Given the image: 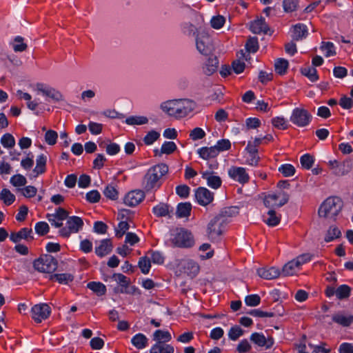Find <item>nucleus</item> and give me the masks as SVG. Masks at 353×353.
Returning a JSON list of instances; mask_svg holds the SVG:
<instances>
[{
	"mask_svg": "<svg viewBox=\"0 0 353 353\" xmlns=\"http://www.w3.org/2000/svg\"><path fill=\"white\" fill-rule=\"evenodd\" d=\"M160 107L169 116L179 119L190 113L195 108V103L188 99H173L163 102Z\"/></svg>",
	"mask_w": 353,
	"mask_h": 353,
	"instance_id": "1",
	"label": "nucleus"
},
{
	"mask_svg": "<svg viewBox=\"0 0 353 353\" xmlns=\"http://www.w3.org/2000/svg\"><path fill=\"white\" fill-rule=\"evenodd\" d=\"M168 172V166L159 163L150 168L142 180V187L146 191L159 189L162 184V178Z\"/></svg>",
	"mask_w": 353,
	"mask_h": 353,
	"instance_id": "2",
	"label": "nucleus"
},
{
	"mask_svg": "<svg viewBox=\"0 0 353 353\" xmlns=\"http://www.w3.org/2000/svg\"><path fill=\"white\" fill-rule=\"evenodd\" d=\"M343 208V201L338 196L328 197L321 205L319 209V215L321 217L334 219Z\"/></svg>",
	"mask_w": 353,
	"mask_h": 353,
	"instance_id": "3",
	"label": "nucleus"
},
{
	"mask_svg": "<svg viewBox=\"0 0 353 353\" xmlns=\"http://www.w3.org/2000/svg\"><path fill=\"white\" fill-rule=\"evenodd\" d=\"M170 243L174 247L191 248L194 245L192 234L184 228H176L171 232Z\"/></svg>",
	"mask_w": 353,
	"mask_h": 353,
	"instance_id": "4",
	"label": "nucleus"
},
{
	"mask_svg": "<svg viewBox=\"0 0 353 353\" xmlns=\"http://www.w3.org/2000/svg\"><path fill=\"white\" fill-rule=\"evenodd\" d=\"M33 265L37 270L41 272L50 274L57 269L58 262L52 255L43 254L34 261Z\"/></svg>",
	"mask_w": 353,
	"mask_h": 353,
	"instance_id": "5",
	"label": "nucleus"
},
{
	"mask_svg": "<svg viewBox=\"0 0 353 353\" xmlns=\"http://www.w3.org/2000/svg\"><path fill=\"white\" fill-rule=\"evenodd\" d=\"M66 220V227L61 228L59 231V235L63 237L68 238L71 234L77 233L83 226V221L79 216H68Z\"/></svg>",
	"mask_w": 353,
	"mask_h": 353,
	"instance_id": "6",
	"label": "nucleus"
},
{
	"mask_svg": "<svg viewBox=\"0 0 353 353\" xmlns=\"http://www.w3.org/2000/svg\"><path fill=\"white\" fill-rule=\"evenodd\" d=\"M312 117L311 114L307 110L296 108L292 111L290 121L299 127H305L309 125Z\"/></svg>",
	"mask_w": 353,
	"mask_h": 353,
	"instance_id": "7",
	"label": "nucleus"
},
{
	"mask_svg": "<svg viewBox=\"0 0 353 353\" xmlns=\"http://www.w3.org/2000/svg\"><path fill=\"white\" fill-rule=\"evenodd\" d=\"M289 195L285 192L269 194L263 199L264 205L269 208H280L288 203Z\"/></svg>",
	"mask_w": 353,
	"mask_h": 353,
	"instance_id": "8",
	"label": "nucleus"
},
{
	"mask_svg": "<svg viewBox=\"0 0 353 353\" xmlns=\"http://www.w3.org/2000/svg\"><path fill=\"white\" fill-rule=\"evenodd\" d=\"M224 222V217L221 215L216 216L210 221L208 226V234L211 240H215L222 234Z\"/></svg>",
	"mask_w": 353,
	"mask_h": 353,
	"instance_id": "9",
	"label": "nucleus"
},
{
	"mask_svg": "<svg viewBox=\"0 0 353 353\" xmlns=\"http://www.w3.org/2000/svg\"><path fill=\"white\" fill-rule=\"evenodd\" d=\"M51 313L50 306L46 303H39L34 305L31 309V316L37 323L47 319Z\"/></svg>",
	"mask_w": 353,
	"mask_h": 353,
	"instance_id": "10",
	"label": "nucleus"
},
{
	"mask_svg": "<svg viewBox=\"0 0 353 353\" xmlns=\"http://www.w3.org/2000/svg\"><path fill=\"white\" fill-rule=\"evenodd\" d=\"M68 217V212L63 208L56 209L54 214H47L46 219L55 228H62L63 221Z\"/></svg>",
	"mask_w": 353,
	"mask_h": 353,
	"instance_id": "11",
	"label": "nucleus"
},
{
	"mask_svg": "<svg viewBox=\"0 0 353 353\" xmlns=\"http://www.w3.org/2000/svg\"><path fill=\"white\" fill-rule=\"evenodd\" d=\"M36 90L38 93H41L46 97L51 99L53 101L57 102L63 100V95L59 91L43 83H37L36 85Z\"/></svg>",
	"mask_w": 353,
	"mask_h": 353,
	"instance_id": "12",
	"label": "nucleus"
},
{
	"mask_svg": "<svg viewBox=\"0 0 353 353\" xmlns=\"http://www.w3.org/2000/svg\"><path fill=\"white\" fill-rule=\"evenodd\" d=\"M228 174L231 179L244 185L249 182L250 176L245 168L242 167L232 166L228 170Z\"/></svg>",
	"mask_w": 353,
	"mask_h": 353,
	"instance_id": "13",
	"label": "nucleus"
},
{
	"mask_svg": "<svg viewBox=\"0 0 353 353\" xmlns=\"http://www.w3.org/2000/svg\"><path fill=\"white\" fill-rule=\"evenodd\" d=\"M195 198L199 205L206 206L214 200V193L205 188L199 187L195 191Z\"/></svg>",
	"mask_w": 353,
	"mask_h": 353,
	"instance_id": "14",
	"label": "nucleus"
},
{
	"mask_svg": "<svg viewBox=\"0 0 353 353\" xmlns=\"http://www.w3.org/2000/svg\"><path fill=\"white\" fill-rule=\"evenodd\" d=\"M250 341L259 347H265L266 350L270 349L274 344L272 336L266 338L263 334L254 332L250 336Z\"/></svg>",
	"mask_w": 353,
	"mask_h": 353,
	"instance_id": "15",
	"label": "nucleus"
},
{
	"mask_svg": "<svg viewBox=\"0 0 353 353\" xmlns=\"http://www.w3.org/2000/svg\"><path fill=\"white\" fill-rule=\"evenodd\" d=\"M145 198V193L142 190H133L129 192L124 197V203L130 207L139 205Z\"/></svg>",
	"mask_w": 353,
	"mask_h": 353,
	"instance_id": "16",
	"label": "nucleus"
},
{
	"mask_svg": "<svg viewBox=\"0 0 353 353\" xmlns=\"http://www.w3.org/2000/svg\"><path fill=\"white\" fill-rule=\"evenodd\" d=\"M196 46L198 51L203 55H208L212 51L211 41L209 37L204 36L197 38Z\"/></svg>",
	"mask_w": 353,
	"mask_h": 353,
	"instance_id": "17",
	"label": "nucleus"
},
{
	"mask_svg": "<svg viewBox=\"0 0 353 353\" xmlns=\"http://www.w3.org/2000/svg\"><path fill=\"white\" fill-rule=\"evenodd\" d=\"M257 274L260 277L268 280L276 279L281 274L279 269L276 267L259 268Z\"/></svg>",
	"mask_w": 353,
	"mask_h": 353,
	"instance_id": "18",
	"label": "nucleus"
},
{
	"mask_svg": "<svg viewBox=\"0 0 353 353\" xmlns=\"http://www.w3.org/2000/svg\"><path fill=\"white\" fill-rule=\"evenodd\" d=\"M32 232V230L31 228H23L17 232H11L10 239L14 243H18L21 239L27 241L32 240L33 236H31Z\"/></svg>",
	"mask_w": 353,
	"mask_h": 353,
	"instance_id": "19",
	"label": "nucleus"
},
{
	"mask_svg": "<svg viewBox=\"0 0 353 353\" xmlns=\"http://www.w3.org/2000/svg\"><path fill=\"white\" fill-rule=\"evenodd\" d=\"M332 321L343 326L349 327L353 323V315H345L341 312L335 313L332 316Z\"/></svg>",
	"mask_w": 353,
	"mask_h": 353,
	"instance_id": "20",
	"label": "nucleus"
},
{
	"mask_svg": "<svg viewBox=\"0 0 353 353\" xmlns=\"http://www.w3.org/2000/svg\"><path fill=\"white\" fill-rule=\"evenodd\" d=\"M202 178L207 181L208 185L213 189L221 187L222 181L219 176H215L212 172H204L201 173Z\"/></svg>",
	"mask_w": 353,
	"mask_h": 353,
	"instance_id": "21",
	"label": "nucleus"
},
{
	"mask_svg": "<svg viewBox=\"0 0 353 353\" xmlns=\"http://www.w3.org/2000/svg\"><path fill=\"white\" fill-rule=\"evenodd\" d=\"M250 30L254 34H260L261 32L267 34L269 30V28L265 23V19L261 17V19L255 20L251 23Z\"/></svg>",
	"mask_w": 353,
	"mask_h": 353,
	"instance_id": "22",
	"label": "nucleus"
},
{
	"mask_svg": "<svg viewBox=\"0 0 353 353\" xmlns=\"http://www.w3.org/2000/svg\"><path fill=\"white\" fill-rule=\"evenodd\" d=\"M112 250V244L110 239H106L101 241L100 245L95 248V253L99 257L108 254Z\"/></svg>",
	"mask_w": 353,
	"mask_h": 353,
	"instance_id": "23",
	"label": "nucleus"
},
{
	"mask_svg": "<svg viewBox=\"0 0 353 353\" xmlns=\"http://www.w3.org/2000/svg\"><path fill=\"white\" fill-rule=\"evenodd\" d=\"M177 147L174 142L173 141H165L161 148V150L155 149L154 150V156H159L161 157L162 154H170L173 153L176 150Z\"/></svg>",
	"mask_w": 353,
	"mask_h": 353,
	"instance_id": "24",
	"label": "nucleus"
},
{
	"mask_svg": "<svg viewBox=\"0 0 353 353\" xmlns=\"http://www.w3.org/2000/svg\"><path fill=\"white\" fill-rule=\"evenodd\" d=\"M307 28L303 23H297L293 28L292 38L294 40L299 41L305 38L307 35Z\"/></svg>",
	"mask_w": 353,
	"mask_h": 353,
	"instance_id": "25",
	"label": "nucleus"
},
{
	"mask_svg": "<svg viewBox=\"0 0 353 353\" xmlns=\"http://www.w3.org/2000/svg\"><path fill=\"white\" fill-rule=\"evenodd\" d=\"M197 153L204 160L213 159L218 156V150L214 146L202 147L197 150Z\"/></svg>",
	"mask_w": 353,
	"mask_h": 353,
	"instance_id": "26",
	"label": "nucleus"
},
{
	"mask_svg": "<svg viewBox=\"0 0 353 353\" xmlns=\"http://www.w3.org/2000/svg\"><path fill=\"white\" fill-rule=\"evenodd\" d=\"M47 157L43 154L39 155L36 159V166L33 170L34 176L43 174L46 170Z\"/></svg>",
	"mask_w": 353,
	"mask_h": 353,
	"instance_id": "27",
	"label": "nucleus"
},
{
	"mask_svg": "<svg viewBox=\"0 0 353 353\" xmlns=\"http://www.w3.org/2000/svg\"><path fill=\"white\" fill-rule=\"evenodd\" d=\"M174 347L164 343H156L150 350V353H174Z\"/></svg>",
	"mask_w": 353,
	"mask_h": 353,
	"instance_id": "28",
	"label": "nucleus"
},
{
	"mask_svg": "<svg viewBox=\"0 0 353 353\" xmlns=\"http://www.w3.org/2000/svg\"><path fill=\"white\" fill-rule=\"evenodd\" d=\"M300 269L298 264H296L294 259L287 263L281 272V274L284 276L294 275Z\"/></svg>",
	"mask_w": 353,
	"mask_h": 353,
	"instance_id": "29",
	"label": "nucleus"
},
{
	"mask_svg": "<svg viewBox=\"0 0 353 353\" xmlns=\"http://www.w3.org/2000/svg\"><path fill=\"white\" fill-rule=\"evenodd\" d=\"M192 210V205L190 203H181L177 205L176 214L179 218L188 217Z\"/></svg>",
	"mask_w": 353,
	"mask_h": 353,
	"instance_id": "30",
	"label": "nucleus"
},
{
	"mask_svg": "<svg viewBox=\"0 0 353 353\" xmlns=\"http://www.w3.org/2000/svg\"><path fill=\"white\" fill-rule=\"evenodd\" d=\"M148 341L147 337L141 333L137 334L131 339L132 345L139 350L145 348L148 345Z\"/></svg>",
	"mask_w": 353,
	"mask_h": 353,
	"instance_id": "31",
	"label": "nucleus"
},
{
	"mask_svg": "<svg viewBox=\"0 0 353 353\" xmlns=\"http://www.w3.org/2000/svg\"><path fill=\"white\" fill-rule=\"evenodd\" d=\"M219 61L216 57H209L203 67V72L208 75L213 74L218 67Z\"/></svg>",
	"mask_w": 353,
	"mask_h": 353,
	"instance_id": "32",
	"label": "nucleus"
},
{
	"mask_svg": "<svg viewBox=\"0 0 353 353\" xmlns=\"http://www.w3.org/2000/svg\"><path fill=\"white\" fill-rule=\"evenodd\" d=\"M153 340L156 343H166L172 339L170 333L168 331H164L161 330H156L153 334Z\"/></svg>",
	"mask_w": 353,
	"mask_h": 353,
	"instance_id": "33",
	"label": "nucleus"
},
{
	"mask_svg": "<svg viewBox=\"0 0 353 353\" xmlns=\"http://www.w3.org/2000/svg\"><path fill=\"white\" fill-rule=\"evenodd\" d=\"M50 279L56 281L61 284H68L73 281L74 276L68 273L54 274L50 275Z\"/></svg>",
	"mask_w": 353,
	"mask_h": 353,
	"instance_id": "34",
	"label": "nucleus"
},
{
	"mask_svg": "<svg viewBox=\"0 0 353 353\" xmlns=\"http://www.w3.org/2000/svg\"><path fill=\"white\" fill-rule=\"evenodd\" d=\"M15 199V195L7 188H3L0 192V200L6 205H12Z\"/></svg>",
	"mask_w": 353,
	"mask_h": 353,
	"instance_id": "35",
	"label": "nucleus"
},
{
	"mask_svg": "<svg viewBox=\"0 0 353 353\" xmlns=\"http://www.w3.org/2000/svg\"><path fill=\"white\" fill-rule=\"evenodd\" d=\"M87 287L96 293L97 296L104 295L106 292L105 285L101 282H90L88 283Z\"/></svg>",
	"mask_w": 353,
	"mask_h": 353,
	"instance_id": "36",
	"label": "nucleus"
},
{
	"mask_svg": "<svg viewBox=\"0 0 353 353\" xmlns=\"http://www.w3.org/2000/svg\"><path fill=\"white\" fill-rule=\"evenodd\" d=\"M112 278L120 285L121 288L123 289L128 288L131 283L130 278L121 273L113 274Z\"/></svg>",
	"mask_w": 353,
	"mask_h": 353,
	"instance_id": "37",
	"label": "nucleus"
},
{
	"mask_svg": "<svg viewBox=\"0 0 353 353\" xmlns=\"http://www.w3.org/2000/svg\"><path fill=\"white\" fill-rule=\"evenodd\" d=\"M153 213L158 217L169 215V205L166 203H160L152 209Z\"/></svg>",
	"mask_w": 353,
	"mask_h": 353,
	"instance_id": "38",
	"label": "nucleus"
},
{
	"mask_svg": "<svg viewBox=\"0 0 353 353\" xmlns=\"http://www.w3.org/2000/svg\"><path fill=\"white\" fill-rule=\"evenodd\" d=\"M352 163L350 161H345L341 163H339L337 169L334 172V174L336 176H343L349 173L352 170Z\"/></svg>",
	"mask_w": 353,
	"mask_h": 353,
	"instance_id": "39",
	"label": "nucleus"
},
{
	"mask_svg": "<svg viewBox=\"0 0 353 353\" xmlns=\"http://www.w3.org/2000/svg\"><path fill=\"white\" fill-rule=\"evenodd\" d=\"M148 122V119L144 116H130L125 121V123L130 125H143Z\"/></svg>",
	"mask_w": 353,
	"mask_h": 353,
	"instance_id": "40",
	"label": "nucleus"
},
{
	"mask_svg": "<svg viewBox=\"0 0 353 353\" xmlns=\"http://www.w3.org/2000/svg\"><path fill=\"white\" fill-rule=\"evenodd\" d=\"M104 196L110 200L115 201L119 198V192L112 185L108 184L103 192Z\"/></svg>",
	"mask_w": 353,
	"mask_h": 353,
	"instance_id": "41",
	"label": "nucleus"
},
{
	"mask_svg": "<svg viewBox=\"0 0 353 353\" xmlns=\"http://www.w3.org/2000/svg\"><path fill=\"white\" fill-rule=\"evenodd\" d=\"M341 235V230L338 227L332 225L328 229L327 234L325 236V241L326 242H330L335 239L339 238Z\"/></svg>",
	"mask_w": 353,
	"mask_h": 353,
	"instance_id": "42",
	"label": "nucleus"
},
{
	"mask_svg": "<svg viewBox=\"0 0 353 353\" xmlns=\"http://www.w3.org/2000/svg\"><path fill=\"white\" fill-rule=\"evenodd\" d=\"M303 75L307 77L312 82H316L319 79L317 70L314 67H306L301 69Z\"/></svg>",
	"mask_w": 353,
	"mask_h": 353,
	"instance_id": "43",
	"label": "nucleus"
},
{
	"mask_svg": "<svg viewBox=\"0 0 353 353\" xmlns=\"http://www.w3.org/2000/svg\"><path fill=\"white\" fill-rule=\"evenodd\" d=\"M288 61L284 59H278L274 64V68L276 73L283 75L285 74L288 68Z\"/></svg>",
	"mask_w": 353,
	"mask_h": 353,
	"instance_id": "44",
	"label": "nucleus"
},
{
	"mask_svg": "<svg viewBox=\"0 0 353 353\" xmlns=\"http://www.w3.org/2000/svg\"><path fill=\"white\" fill-rule=\"evenodd\" d=\"M139 267L142 273L144 274H148L151 268V261L149 256L141 257L139 261Z\"/></svg>",
	"mask_w": 353,
	"mask_h": 353,
	"instance_id": "45",
	"label": "nucleus"
},
{
	"mask_svg": "<svg viewBox=\"0 0 353 353\" xmlns=\"http://www.w3.org/2000/svg\"><path fill=\"white\" fill-rule=\"evenodd\" d=\"M351 288L347 285H341L336 290V296L339 299L348 298L350 295Z\"/></svg>",
	"mask_w": 353,
	"mask_h": 353,
	"instance_id": "46",
	"label": "nucleus"
},
{
	"mask_svg": "<svg viewBox=\"0 0 353 353\" xmlns=\"http://www.w3.org/2000/svg\"><path fill=\"white\" fill-rule=\"evenodd\" d=\"M24 39L22 37L17 36L14 39L13 50L14 52H23L25 51L28 46L23 42Z\"/></svg>",
	"mask_w": 353,
	"mask_h": 353,
	"instance_id": "47",
	"label": "nucleus"
},
{
	"mask_svg": "<svg viewBox=\"0 0 353 353\" xmlns=\"http://www.w3.org/2000/svg\"><path fill=\"white\" fill-rule=\"evenodd\" d=\"M268 218L265 220V222L269 226H276L277 225L281 220V217L276 216V212L274 210H270L268 212Z\"/></svg>",
	"mask_w": 353,
	"mask_h": 353,
	"instance_id": "48",
	"label": "nucleus"
},
{
	"mask_svg": "<svg viewBox=\"0 0 353 353\" xmlns=\"http://www.w3.org/2000/svg\"><path fill=\"white\" fill-rule=\"evenodd\" d=\"M147 256L153 263L163 264L164 262V257L160 252L150 250L148 252Z\"/></svg>",
	"mask_w": 353,
	"mask_h": 353,
	"instance_id": "49",
	"label": "nucleus"
},
{
	"mask_svg": "<svg viewBox=\"0 0 353 353\" xmlns=\"http://www.w3.org/2000/svg\"><path fill=\"white\" fill-rule=\"evenodd\" d=\"M321 49L322 51L325 52V55L327 57L334 56L336 54V52L334 50V46L333 43H332V42L323 41L321 43Z\"/></svg>",
	"mask_w": 353,
	"mask_h": 353,
	"instance_id": "50",
	"label": "nucleus"
},
{
	"mask_svg": "<svg viewBox=\"0 0 353 353\" xmlns=\"http://www.w3.org/2000/svg\"><path fill=\"white\" fill-rule=\"evenodd\" d=\"M243 330L238 325L232 327L228 332V337L232 341H236L243 334Z\"/></svg>",
	"mask_w": 353,
	"mask_h": 353,
	"instance_id": "51",
	"label": "nucleus"
},
{
	"mask_svg": "<svg viewBox=\"0 0 353 353\" xmlns=\"http://www.w3.org/2000/svg\"><path fill=\"white\" fill-rule=\"evenodd\" d=\"M279 171L285 177L292 176L295 173V168L291 164H283L279 168Z\"/></svg>",
	"mask_w": 353,
	"mask_h": 353,
	"instance_id": "52",
	"label": "nucleus"
},
{
	"mask_svg": "<svg viewBox=\"0 0 353 353\" xmlns=\"http://www.w3.org/2000/svg\"><path fill=\"white\" fill-rule=\"evenodd\" d=\"M272 124L274 127L279 130H285L288 127L286 119L283 117L273 118L272 119Z\"/></svg>",
	"mask_w": 353,
	"mask_h": 353,
	"instance_id": "53",
	"label": "nucleus"
},
{
	"mask_svg": "<svg viewBox=\"0 0 353 353\" xmlns=\"http://www.w3.org/2000/svg\"><path fill=\"white\" fill-rule=\"evenodd\" d=\"M1 143L5 148H12L15 144V140L12 134L7 133L1 138Z\"/></svg>",
	"mask_w": 353,
	"mask_h": 353,
	"instance_id": "54",
	"label": "nucleus"
},
{
	"mask_svg": "<svg viewBox=\"0 0 353 353\" xmlns=\"http://www.w3.org/2000/svg\"><path fill=\"white\" fill-rule=\"evenodd\" d=\"M300 161L303 168L309 170L312 167L314 159L310 154H305L301 157Z\"/></svg>",
	"mask_w": 353,
	"mask_h": 353,
	"instance_id": "55",
	"label": "nucleus"
},
{
	"mask_svg": "<svg viewBox=\"0 0 353 353\" xmlns=\"http://www.w3.org/2000/svg\"><path fill=\"white\" fill-rule=\"evenodd\" d=\"M26 183V178L19 174H15L10 178V183L15 187L23 186Z\"/></svg>",
	"mask_w": 353,
	"mask_h": 353,
	"instance_id": "56",
	"label": "nucleus"
},
{
	"mask_svg": "<svg viewBox=\"0 0 353 353\" xmlns=\"http://www.w3.org/2000/svg\"><path fill=\"white\" fill-rule=\"evenodd\" d=\"M246 50L249 52L254 53L259 49L258 39L256 37L250 38L245 44Z\"/></svg>",
	"mask_w": 353,
	"mask_h": 353,
	"instance_id": "57",
	"label": "nucleus"
},
{
	"mask_svg": "<svg viewBox=\"0 0 353 353\" xmlns=\"http://www.w3.org/2000/svg\"><path fill=\"white\" fill-rule=\"evenodd\" d=\"M218 150V154L221 152L228 150L231 148V143L228 139H221L214 146Z\"/></svg>",
	"mask_w": 353,
	"mask_h": 353,
	"instance_id": "58",
	"label": "nucleus"
},
{
	"mask_svg": "<svg viewBox=\"0 0 353 353\" xmlns=\"http://www.w3.org/2000/svg\"><path fill=\"white\" fill-rule=\"evenodd\" d=\"M160 137V134L154 130L149 132L144 137L143 141L145 145H151L156 141Z\"/></svg>",
	"mask_w": 353,
	"mask_h": 353,
	"instance_id": "59",
	"label": "nucleus"
},
{
	"mask_svg": "<svg viewBox=\"0 0 353 353\" xmlns=\"http://www.w3.org/2000/svg\"><path fill=\"white\" fill-rule=\"evenodd\" d=\"M34 229L39 235L43 236L49 232L50 228L46 222L40 221L36 224Z\"/></svg>",
	"mask_w": 353,
	"mask_h": 353,
	"instance_id": "60",
	"label": "nucleus"
},
{
	"mask_svg": "<svg viewBox=\"0 0 353 353\" xmlns=\"http://www.w3.org/2000/svg\"><path fill=\"white\" fill-rule=\"evenodd\" d=\"M225 22V19L221 15L213 17L210 21L211 26L214 29H220Z\"/></svg>",
	"mask_w": 353,
	"mask_h": 353,
	"instance_id": "61",
	"label": "nucleus"
},
{
	"mask_svg": "<svg viewBox=\"0 0 353 353\" xmlns=\"http://www.w3.org/2000/svg\"><path fill=\"white\" fill-rule=\"evenodd\" d=\"M57 132L52 130H48L45 134V140L50 145H54L57 143Z\"/></svg>",
	"mask_w": 353,
	"mask_h": 353,
	"instance_id": "62",
	"label": "nucleus"
},
{
	"mask_svg": "<svg viewBox=\"0 0 353 353\" xmlns=\"http://www.w3.org/2000/svg\"><path fill=\"white\" fill-rule=\"evenodd\" d=\"M283 6L286 12H293L298 6V0H283Z\"/></svg>",
	"mask_w": 353,
	"mask_h": 353,
	"instance_id": "63",
	"label": "nucleus"
},
{
	"mask_svg": "<svg viewBox=\"0 0 353 353\" xmlns=\"http://www.w3.org/2000/svg\"><path fill=\"white\" fill-rule=\"evenodd\" d=\"M245 302L248 306L255 307L260 304L261 298L258 294L248 295L245 297Z\"/></svg>",
	"mask_w": 353,
	"mask_h": 353,
	"instance_id": "64",
	"label": "nucleus"
}]
</instances>
